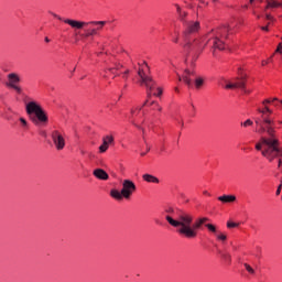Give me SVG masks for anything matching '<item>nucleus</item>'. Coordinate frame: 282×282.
Instances as JSON below:
<instances>
[{"mask_svg": "<svg viewBox=\"0 0 282 282\" xmlns=\"http://www.w3.org/2000/svg\"><path fill=\"white\" fill-rule=\"evenodd\" d=\"M252 1H254V0H250V3H252Z\"/></svg>", "mask_w": 282, "mask_h": 282, "instance_id": "obj_58", "label": "nucleus"}, {"mask_svg": "<svg viewBox=\"0 0 282 282\" xmlns=\"http://www.w3.org/2000/svg\"><path fill=\"white\" fill-rule=\"evenodd\" d=\"M26 113L30 120L39 127V124H47L48 118L45 110L36 101H30L26 104Z\"/></svg>", "mask_w": 282, "mask_h": 282, "instance_id": "obj_4", "label": "nucleus"}, {"mask_svg": "<svg viewBox=\"0 0 282 282\" xmlns=\"http://www.w3.org/2000/svg\"><path fill=\"white\" fill-rule=\"evenodd\" d=\"M281 188H282V184H280V185L278 186V189H276V192H275V195H281Z\"/></svg>", "mask_w": 282, "mask_h": 282, "instance_id": "obj_31", "label": "nucleus"}, {"mask_svg": "<svg viewBox=\"0 0 282 282\" xmlns=\"http://www.w3.org/2000/svg\"><path fill=\"white\" fill-rule=\"evenodd\" d=\"M183 25L185 26V31L183 33L184 39H191V35L197 34L200 29L199 21H184Z\"/></svg>", "mask_w": 282, "mask_h": 282, "instance_id": "obj_10", "label": "nucleus"}, {"mask_svg": "<svg viewBox=\"0 0 282 282\" xmlns=\"http://www.w3.org/2000/svg\"><path fill=\"white\" fill-rule=\"evenodd\" d=\"M140 111H142V107H137V108H132L130 110V122L131 124H133L134 127H137V129H140L141 131L144 132V129L142 127H140V124H138V115L140 113Z\"/></svg>", "mask_w": 282, "mask_h": 282, "instance_id": "obj_13", "label": "nucleus"}, {"mask_svg": "<svg viewBox=\"0 0 282 282\" xmlns=\"http://www.w3.org/2000/svg\"><path fill=\"white\" fill-rule=\"evenodd\" d=\"M203 194L208 195V196L210 195V193H208V191H204Z\"/></svg>", "mask_w": 282, "mask_h": 282, "instance_id": "obj_43", "label": "nucleus"}, {"mask_svg": "<svg viewBox=\"0 0 282 282\" xmlns=\"http://www.w3.org/2000/svg\"><path fill=\"white\" fill-rule=\"evenodd\" d=\"M104 78H107V75H104Z\"/></svg>", "mask_w": 282, "mask_h": 282, "instance_id": "obj_57", "label": "nucleus"}, {"mask_svg": "<svg viewBox=\"0 0 282 282\" xmlns=\"http://www.w3.org/2000/svg\"><path fill=\"white\" fill-rule=\"evenodd\" d=\"M262 65H268V62H262Z\"/></svg>", "mask_w": 282, "mask_h": 282, "instance_id": "obj_50", "label": "nucleus"}, {"mask_svg": "<svg viewBox=\"0 0 282 282\" xmlns=\"http://www.w3.org/2000/svg\"><path fill=\"white\" fill-rule=\"evenodd\" d=\"M129 74V69H127L124 73H123V78H127V75Z\"/></svg>", "mask_w": 282, "mask_h": 282, "instance_id": "obj_39", "label": "nucleus"}, {"mask_svg": "<svg viewBox=\"0 0 282 282\" xmlns=\"http://www.w3.org/2000/svg\"><path fill=\"white\" fill-rule=\"evenodd\" d=\"M105 25H107V21L86 22V25H84L85 39H89V36H97L98 32H100Z\"/></svg>", "mask_w": 282, "mask_h": 282, "instance_id": "obj_8", "label": "nucleus"}, {"mask_svg": "<svg viewBox=\"0 0 282 282\" xmlns=\"http://www.w3.org/2000/svg\"><path fill=\"white\" fill-rule=\"evenodd\" d=\"M165 219L172 228H176V232L184 239H197V235L202 229V226L208 221L207 217H199L195 219V216L188 212L182 209L176 210V218L167 215Z\"/></svg>", "mask_w": 282, "mask_h": 282, "instance_id": "obj_2", "label": "nucleus"}, {"mask_svg": "<svg viewBox=\"0 0 282 282\" xmlns=\"http://www.w3.org/2000/svg\"><path fill=\"white\" fill-rule=\"evenodd\" d=\"M147 151H151V149H150V148H147Z\"/></svg>", "mask_w": 282, "mask_h": 282, "instance_id": "obj_55", "label": "nucleus"}, {"mask_svg": "<svg viewBox=\"0 0 282 282\" xmlns=\"http://www.w3.org/2000/svg\"><path fill=\"white\" fill-rule=\"evenodd\" d=\"M138 76L140 78V85H144V87H147L148 98H151V91L155 89V80H153V77L144 73V67L142 66L138 70Z\"/></svg>", "mask_w": 282, "mask_h": 282, "instance_id": "obj_9", "label": "nucleus"}, {"mask_svg": "<svg viewBox=\"0 0 282 282\" xmlns=\"http://www.w3.org/2000/svg\"><path fill=\"white\" fill-rule=\"evenodd\" d=\"M169 213H175V209L171 208V209L169 210Z\"/></svg>", "mask_w": 282, "mask_h": 282, "instance_id": "obj_48", "label": "nucleus"}, {"mask_svg": "<svg viewBox=\"0 0 282 282\" xmlns=\"http://www.w3.org/2000/svg\"><path fill=\"white\" fill-rule=\"evenodd\" d=\"M191 76H195V73L186 69L184 75L178 77V80H183L187 87H193V80L191 79Z\"/></svg>", "mask_w": 282, "mask_h": 282, "instance_id": "obj_16", "label": "nucleus"}, {"mask_svg": "<svg viewBox=\"0 0 282 282\" xmlns=\"http://www.w3.org/2000/svg\"><path fill=\"white\" fill-rule=\"evenodd\" d=\"M147 151H151V149H150V148H147Z\"/></svg>", "mask_w": 282, "mask_h": 282, "instance_id": "obj_54", "label": "nucleus"}, {"mask_svg": "<svg viewBox=\"0 0 282 282\" xmlns=\"http://www.w3.org/2000/svg\"><path fill=\"white\" fill-rule=\"evenodd\" d=\"M267 8H281V3L276 2L275 0H271L268 2Z\"/></svg>", "mask_w": 282, "mask_h": 282, "instance_id": "obj_23", "label": "nucleus"}, {"mask_svg": "<svg viewBox=\"0 0 282 282\" xmlns=\"http://www.w3.org/2000/svg\"><path fill=\"white\" fill-rule=\"evenodd\" d=\"M245 267H246V268H248V264H247V263H245Z\"/></svg>", "mask_w": 282, "mask_h": 282, "instance_id": "obj_56", "label": "nucleus"}, {"mask_svg": "<svg viewBox=\"0 0 282 282\" xmlns=\"http://www.w3.org/2000/svg\"><path fill=\"white\" fill-rule=\"evenodd\" d=\"M192 109H195V105L192 104Z\"/></svg>", "mask_w": 282, "mask_h": 282, "instance_id": "obj_52", "label": "nucleus"}, {"mask_svg": "<svg viewBox=\"0 0 282 282\" xmlns=\"http://www.w3.org/2000/svg\"><path fill=\"white\" fill-rule=\"evenodd\" d=\"M111 74H115V76H118V74H116V70H113V73H111Z\"/></svg>", "mask_w": 282, "mask_h": 282, "instance_id": "obj_51", "label": "nucleus"}, {"mask_svg": "<svg viewBox=\"0 0 282 282\" xmlns=\"http://www.w3.org/2000/svg\"><path fill=\"white\" fill-rule=\"evenodd\" d=\"M225 89H242L246 91V85L248 83V73L243 68H238V76L236 77V82L231 79H223Z\"/></svg>", "mask_w": 282, "mask_h": 282, "instance_id": "obj_6", "label": "nucleus"}, {"mask_svg": "<svg viewBox=\"0 0 282 282\" xmlns=\"http://www.w3.org/2000/svg\"><path fill=\"white\" fill-rule=\"evenodd\" d=\"M258 133H267L269 138H262L261 144H257L256 149L258 151L262 150V155L273 162L278 158V166H282V150L279 149V140L274 138V121L268 117L263 118V121L256 120Z\"/></svg>", "mask_w": 282, "mask_h": 282, "instance_id": "obj_1", "label": "nucleus"}, {"mask_svg": "<svg viewBox=\"0 0 282 282\" xmlns=\"http://www.w3.org/2000/svg\"><path fill=\"white\" fill-rule=\"evenodd\" d=\"M156 91H158V93H154V94H153L154 96H161V95H162V88H160V87L156 88Z\"/></svg>", "mask_w": 282, "mask_h": 282, "instance_id": "obj_30", "label": "nucleus"}, {"mask_svg": "<svg viewBox=\"0 0 282 282\" xmlns=\"http://www.w3.org/2000/svg\"><path fill=\"white\" fill-rule=\"evenodd\" d=\"M154 109H158V111H162V108H161L160 104H158V102L154 105Z\"/></svg>", "mask_w": 282, "mask_h": 282, "instance_id": "obj_33", "label": "nucleus"}, {"mask_svg": "<svg viewBox=\"0 0 282 282\" xmlns=\"http://www.w3.org/2000/svg\"><path fill=\"white\" fill-rule=\"evenodd\" d=\"M265 18L268 19V21H272V15L267 14Z\"/></svg>", "mask_w": 282, "mask_h": 282, "instance_id": "obj_37", "label": "nucleus"}, {"mask_svg": "<svg viewBox=\"0 0 282 282\" xmlns=\"http://www.w3.org/2000/svg\"><path fill=\"white\" fill-rule=\"evenodd\" d=\"M280 184H282V181H280Z\"/></svg>", "mask_w": 282, "mask_h": 282, "instance_id": "obj_59", "label": "nucleus"}, {"mask_svg": "<svg viewBox=\"0 0 282 282\" xmlns=\"http://www.w3.org/2000/svg\"><path fill=\"white\" fill-rule=\"evenodd\" d=\"M248 126H252V121L251 120H248Z\"/></svg>", "mask_w": 282, "mask_h": 282, "instance_id": "obj_44", "label": "nucleus"}, {"mask_svg": "<svg viewBox=\"0 0 282 282\" xmlns=\"http://www.w3.org/2000/svg\"><path fill=\"white\" fill-rule=\"evenodd\" d=\"M262 30H263L264 32H268V26H262Z\"/></svg>", "mask_w": 282, "mask_h": 282, "instance_id": "obj_41", "label": "nucleus"}, {"mask_svg": "<svg viewBox=\"0 0 282 282\" xmlns=\"http://www.w3.org/2000/svg\"><path fill=\"white\" fill-rule=\"evenodd\" d=\"M142 178L149 184H160V178L151 174H143Z\"/></svg>", "mask_w": 282, "mask_h": 282, "instance_id": "obj_20", "label": "nucleus"}, {"mask_svg": "<svg viewBox=\"0 0 282 282\" xmlns=\"http://www.w3.org/2000/svg\"><path fill=\"white\" fill-rule=\"evenodd\" d=\"M218 202H221V204H235V202H237V196L225 194L218 197Z\"/></svg>", "mask_w": 282, "mask_h": 282, "instance_id": "obj_17", "label": "nucleus"}, {"mask_svg": "<svg viewBox=\"0 0 282 282\" xmlns=\"http://www.w3.org/2000/svg\"><path fill=\"white\" fill-rule=\"evenodd\" d=\"M141 155H142V156L147 155V152H142Z\"/></svg>", "mask_w": 282, "mask_h": 282, "instance_id": "obj_49", "label": "nucleus"}, {"mask_svg": "<svg viewBox=\"0 0 282 282\" xmlns=\"http://www.w3.org/2000/svg\"><path fill=\"white\" fill-rule=\"evenodd\" d=\"M237 224L236 223H232V221H228L227 223V228H237Z\"/></svg>", "mask_w": 282, "mask_h": 282, "instance_id": "obj_27", "label": "nucleus"}, {"mask_svg": "<svg viewBox=\"0 0 282 282\" xmlns=\"http://www.w3.org/2000/svg\"><path fill=\"white\" fill-rule=\"evenodd\" d=\"M217 239H219L220 241H226L227 237L224 234L217 235Z\"/></svg>", "mask_w": 282, "mask_h": 282, "instance_id": "obj_28", "label": "nucleus"}, {"mask_svg": "<svg viewBox=\"0 0 282 282\" xmlns=\"http://www.w3.org/2000/svg\"><path fill=\"white\" fill-rule=\"evenodd\" d=\"M150 105H154L155 106V105H158V102L156 101H151Z\"/></svg>", "mask_w": 282, "mask_h": 282, "instance_id": "obj_47", "label": "nucleus"}, {"mask_svg": "<svg viewBox=\"0 0 282 282\" xmlns=\"http://www.w3.org/2000/svg\"><path fill=\"white\" fill-rule=\"evenodd\" d=\"M147 105H149V99H147V100L143 102V105L141 106V108H142V107H147Z\"/></svg>", "mask_w": 282, "mask_h": 282, "instance_id": "obj_36", "label": "nucleus"}, {"mask_svg": "<svg viewBox=\"0 0 282 282\" xmlns=\"http://www.w3.org/2000/svg\"><path fill=\"white\" fill-rule=\"evenodd\" d=\"M20 122L23 127H28V121L25 120V118L21 117Z\"/></svg>", "mask_w": 282, "mask_h": 282, "instance_id": "obj_29", "label": "nucleus"}, {"mask_svg": "<svg viewBox=\"0 0 282 282\" xmlns=\"http://www.w3.org/2000/svg\"><path fill=\"white\" fill-rule=\"evenodd\" d=\"M53 17L55 18V19H58L59 21H63V18H61L58 14H56V13H53Z\"/></svg>", "mask_w": 282, "mask_h": 282, "instance_id": "obj_34", "label": "nucleus"}, {"mask_svg": "<svg viewBox=\"0 0 282 282\" xmlns=\"http://www.w3.org/2000/svg\"><path fill=\"white\" fill-rule=\"evenodd\" d=\"M8 83L7 87H10L11 89H14L17 94H21L23 90L19 86V83H21V77L17 73H10L8 75Z\"/></svg>", "mask_w": 282, "mask_h": 282, "instance_id": "obj_11", "label": "nucleus"}, {"mask_svg": "<svg viewBox=\"0 0 282 282\" xmlns=\"http://www.w3.org/2000/svg\"><path fill=\"white\" fill-rule=\"evenodd\" d=\"M230 32V26L228 24L218 26L216 30H213L212 33H209L210 39L208 40V43H213L214 50H226L228 46V34Z\"/></svg>", "mask_w": 282, "mask_h": 282, "instance_id": "obj_3", "label": "nucleus"}, {"mask_svg": "<svg viewBox=\"0 0 282 282\" xmlns=\"http://www.w3.org/2000/svg\"><path fill=\"white\" fill-rule=\"evenodd\" d=\"M202 85H204V78L197 77L195 79V87H196V89H199L202 87Z\"/></svg>", "mask_w": 282, "mask_h": 282, "instance_id": "obj_24", "label": "nucleus"}, {"mask_svg": "<svg viewBox=\"0 0 282 282\" xmlns=\"http://www.w3.org/2000/svg\"><path fill=\"white\" fill-rule=\"evenodd\" d=\"M175 8H176V12L178 14L180 21H182V23H185L186 17H188V13L186 11H183L182 7H180V4H175Z\"/></svg>", "mask_w": 282, "mask_h": 282, "instance_id": "obj_19", "label": "nucleus"}, {"mask_svg": "<svg viewBox=\"0 0 282 282\" xmlns=\"http://www.w3.org/2000/svg\"><path fill=\"white\" fill-rule=\"evenodd\" d=\"M177 41H180L178 37H174V43H177Z\"/></svg>", "mask_w": 282, "mask_h": 282, "instance_id": "obj_45", "label": "nucleus"}, {"mask_svg": "<svg viewBox=\"0 0 282 282\" xmlns=\"http://www.w3.org/2000/svg\"><path fill=\"white\" fill-rule=\"evenodd\" d=\"M260 113H263V116H265V113H272V110H270V108L265 106L264 110H260Z\"/></svg>", "mask_w": 282, "mask_h": 282, "instance_id": "obj_26", "label": "nucleus"}, {"mask_svg": "<svg viewBox=\"0 0 282 282\" xmlns=\"http://www.w3.org/2000/svg\"><path fill=\"white\" fill-rule=\"evenodd\" d=\"M248 273L249 274H254V269L252 267L248 265Z\"/></svg>", "mask_w": 282, "mask_h": 282, "instance_id": "obj_32", "label": "nucleus"}, {"mask_svg": "<svg viewBox=\"0 0 282 282\" xmlns=\"http://www.w3.org/2000/svg\"><path fill=\"white\" fill-rule=\"evenodd\" d=\"M184 42L185 44L183 47L186 54H202V52H204V47L208 45V43L202 45L200 39L191 40V37H184Z\"/></svg>", "mask_w": 282, "mask_h": 282, "instance_id": "obj_7", "label": "nucleus"}, {"mask_svg": "<svg viewBox=\"0 0 282 282\" xmlns=\"http://www.w3.org/2000/svg\"><path fill=\"white\" fill-rule=\"evenodd\" d=\"M113 135L108 134L102 138V144L99 147V153H107L109 144H113Z\"/></svg>", "mask_w": 282, "mask_h": 282, "instance_id": "obj_14", "label": "nucleus"}, {"mask_svg": "<svg viewBox=\"0 0 282 282\" xmlns=\"http://www.w3.org/2000/svg\"><path fill=\"white\" fill-rule=\"evenodd\" d=\"M137 187L135 183L131 180H124L122 182V188L121 191L118 189H111L110 191V197L113 199H117L118 202H121V199L124 197V199H130L133 193H135Z\"/></svg>", "mask_w": 282, "mask_h": 282, "instance_id": "obj_5", "label": "nucleus"}, {"mask_svg": "<svg viewBox=\"0 0 282 282\" xmlns=\"http://www.w3.org/2000/svg\"><path fill=\"white\" fill-rule=\"evenodd\" d=\"M279 102L280 105L282 104V101H279L278 98H272V99H267L263 101V105H274L275 107H279Z\"/></svg>", "mask_w": 282, "mask_h": 282, "instance_id": "obj_22", "label": "nucleus"}, {"mask_svg": "<svg viewBox=\"0 0 282 282\" xmlns=\"http://www.w3.org/2000/svg\"><path fill=\"white\" fill-rule=\"evenodd\" d=\"M121 68H122V64H115V66H108L105 69V73L107 74V72H109L110 74H113V72H120Z\"/></svg>", "mask_w": 282, "mask_h": 282, "instance_id": "obj_21", "label": "nucleus"}, {"mask_svg": "<svg viewBox=\"0 0 282 282\" xmlns=\"http://www.w3.org/2000/svg\"><path fill=\"white\" fill-rule=\"evenodd\" d=\"M45 43H50V37L44 39Z\"/></svg>", "mask_w": 282, "mask_h": 282, "instance_id": "obj_42", "label": "nucleus"}, {"mask_svg": "<svg viewBox=\"0 0 282 282\" xmlns=\"http://www.w3.org/2000/svg\"><path fill=\"white\" fill-rule=\"evenodd\" d=\"M242 127H248V120L241 123Z\"/></svg>", "mask_w": 282, "mask_h": 282, "instance_id": "obj_40", "label": "nucleus"}, {"mask_svg": "<svg viewBox=\"0 0 282 282\" xmlns=\"http://www.w3.org/2000/svg\"><path fill=\"white\" fill-rule=\"evenodd\" d=\"M93 175H95L97 180H102V181L109 180V174H107L106 171L102 169L94 170Z\"/></svg>", "mask_w": 282, "mask_h": 282, "instance_id": "obj_18", "label": "nucleus"}, {"mask_svg": "<svg viewBox=\"0 0 282 282\" xmlns=\"http://www.w3.org/2000/svg\"><path fill=\"white\" fill-rule=\"evenodd\" d=\"M209 232H217V227L213 224L205 225Z\"/></svg>", "mask_w": 282, "mask_h": 282, "instance_id": "obj_25", "label": "nucleus"}, {"mask_svg": "<svg viewBox=\"0 0 282 282\" xmlns=\"http://www.w3.org/2000/svg\"><path fill=\"white\" fill-rule=\"evenodd\" d=\"M64 23H67V25H70L74 30H83L85 28L87 22L78 21V20H70V19H65Z\"/></svg>", "mask_w": 282, "mask_h": 282, "instance_id": "obj_15", "label": "nucleus"}, {"mask_svg": "<svg viewBox=\"0 0 282 282\" xmlns=\"http://www.w3.org/2000/svg\"><path fill=\"white\" fill-rule=\"evenodd\" d=\"M140 67H149V65L147 64V62L143 63V65L139 64Z\"/></svg>", "mask_w": 282, "mask_h": 282, "instance_id": "obj_38", "label": "nucleus"}, {"mask_svg": "<svg viewBox=\"0 0 282 282\" xmlns=\"http://www.w3.org/2000/svg\"><path fill=\"white\" fill-rule=\"evenodd\" d=\"M192 109H195V105L192 104Z\"/></svg>", "mask_w": 282, "mask_h": 282, "instance_id": "obj_53", "label": "nucleus"}, {"mask_svg": "<svg viewBox=\"0 0 282 282\" xmlns=\"http://www.w3.org/2000/svg\"><path fill=\"white\" fill-rule=\"evenodd\" d=\"M175 91H176V94H180V88L176 87V88H175Z\"/></svg>", "mask_w": 282, "mask_h": 282, "instance_id": "obj_46", "label": "nucleus"}, {"mask_svg": "<svg viewBox=\"0 0 282 282\" xmlns=\"http://www.w3.org/2000/svg\"><path fill=\"white\" fill-rule=\"evenodd\" d=\"M52 140L57 151H63L65 149V138H63V134L57 130L52 132Z\"/></svg>", "mask_w": 282, "mask_h": 282, "instance_id": "obj_12", "label": "nucleus"}, {"mask_svg": "<svg viewBox=\"0 0 282 282\" xmlns=\"http://www.w3.org/2000/svg\"><path fill=\"white\" fill-rule=\"evenodd\" d=\"M224 259H225L226 261H230V254H225V256H224Z\"/></svg>", "mask_w": 282, "mask_h": 282, "instance_id": "obj_35", "label": "nucleus"}]
</instances>
